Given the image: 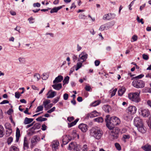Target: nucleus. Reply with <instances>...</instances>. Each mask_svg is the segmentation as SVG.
I'll return each mask as SVG.
<instances>
[{
    "instance_id": "f257e3e1",
    "label": "nucleus",
    "mask_w": 151,
    "mask_h": 151,
    "mask_svg": "<svg viewBox=\"0 0 151 151\" xmlns=\"http://www.w3.org/2000/svg\"><path fill=\"white\" fill-rule=\"evenodd\" d=\"M105 121L106 127L110 130L113 129L115 126L119 124L121 122L120 119L117 117L113 116L110 118L109 115L106 116Z\"/></svg>"
},
{
    "instance_id": "f03ea898",
    "label": "nucleus",
    "mask_w": 151,
    "mask_h": 151,
    "mask_svg": "<svg viewBox=\"0 0 151 151\" xmlns=\"http://www.w3.org/2000/svg\"><path fill=\"white\" fill-rule=\"evenodd\" d=\"M91 135L96 139H101L103 134L102 130L98 128H93L90 130Z\"/></svg>"
},
{
    "instance_id": "7ed1b4c3",
    "label": "nucleus",
    "mask_w": 151,
    "mask_h": 151,
    "mask_svg": "<svg viewBox=\"0 0 151 151\" xmlns=\"http://www.w3.org/2000/svg\"><path fill=\"white\" fill-rule=\"evenodd\" d=\"M140 92L132 93L128 94V97L131 101L135 102H139L140 101L139 97Z\"/></svg>"
},
{
    "instance_id": "20e7f679",
    "label": "nucleus",
    "mask_w": 151,
    "mask_h": 151,
    "mask_svg": "<svg viewBox=\"0 0 151 151\" xmlns=\"http://www.w3.org/2000/svg\"><path fill=\"white\" fill-rule=\"evenodd\" d=\"M132 84L133 86L137 88H142L144 87L145 83L142 80L136 79L133 80Z\"/></svg>"
},
{
    "instance_id": "39448f33",
    "label": "nucleus",
    "mask_w": 151,
    "mask_h": 151,
    "mask_svg": "<svg viewBox=\"0 0 151 151\" xmlns=\"http://www.w3.org/2000/svg\"><path fill=\"white\" fill-rule=\"evenodd\" d=\"M120 132V129L118 127H116L114 130L111 131V134L113 137V139L118 138L119 137V134Z\"/></svg>"
},
{
    "instance_id": "423d86ee",
    "label": "nucleus",
    "mask_w": 151,
    "mask_h": 151,
    "mask_svg": "<svg viewBox=\"0 0 151 151\" xmlns=\"http://www.w3.org/2000/svg\"><path fill=\"white\" fill-rule=\"evenodd\" d=\"M116 14L114 13H108L104 14L103 17V19L105 20H110L115 18Z\"/></svg>"
},
{
    "instance_id": "0eeeda50",
    "label": "nucleus",
    "mask_w": 151,
    "mask_h": 151,
    "mask_svg": "<svg viewBox=\"0 0 151 151\" xmlns=\"http://www.w3.org/2000/svg\"><path fill=\"white\" fill-rule=\"evenodd\" d=\"M88 54L85 52H82L79 56V61H81L82 62L85 61L88 58Z\"/></svg>"
},
{
    "instance_id": "6e6552de",
    "label": "nucleus",
    "mask_w": 151,
    "mask_h": 151,
    "mask_svg": "<svg viewBox=\"0 0 151 151\" xmlns=\"http://www.w3.org/2000/svg\"><path fill=\"white\" fill-rule=\"evenodd\" d=\"M139 113L140 115L145 117H148L150 114V111L147 109H141Z\"/></svg>"
},
{
    "instance_id": "1a4fd4ad",
    "label": "nucleus",
    "mask_w": 151,
    "mask_h": 151,
    "mask_svg": "<svg viewBox=\"0 0 151 151\" xmlns=\"http://www.w3.org/2000/svg\"><path fill=\"white\" fill-rule=\"evenodd\" d=\"M63 137V143L64 145L67 144L72 139V137L69 135H64Z\"/></svg>"
},
{
    "instance_id": "9d476101",
    "label": "nucleus",
    "mask_w": 151,
    "mask_h": 151,
    "mask_svg": "<svg viewBox=\"0 0 151 151\" xmlns=\"http://www.w3.org/2000/svg\"><path fill=\"white\" fill-rule=\"evenodd\" d=\"M142 120L138 117H135L134 119V124L136 127L141 126L142 124Z\"/></svg>"
},
{
    "instance_id": "9b49d317",
    "label": "nucleus",
    "mask_w": 151,
    "mask_h": 151,
    "mask_svg": "<svg viewBox=\"0 0 151 151\" xmlns=\"http://www.w3.org/2000/svg\"><path fill=\"white\" fill-rule=\"evenodd\" d=\"M59 145V143L58 140L53 141L51 143V145L53 151H56L58 148V147Z\"/></svg>"
},
{
    "instance_id": "f8f14e48",
    "label": "nucleus",
    "mask_w": 151,
    "mask_h": 151,
    "mask_svg": "<svg viewBox=\"0 0 151 151\" xmlns=\"http://www.w3.org/2000/svg\"><path fill=\"white\" fill-rule=\"evenodd\" d=\"M128 113L130 114H135L137 111V108L135 106H129L127 109Z\"/></svg>"
},
{
    "instance_id": "ddd939ff",
    "label": "nucleus",
    "mask_w": 151,
    "mask_h": 151,
    "mask_svg": "<svg viewBox=\"0 0 151 151\" xmlns=\"http://www.w3.org/2000/svg\"><path fill=\"white\" fill-rule=\"evenodd\" d=\"M79 128L83 132H86L87 130L88 126L83 124H81L78 126Z\"/></svg>"
},
{
    "instance_id": "4468645a",
    "label": "nucleus",
    "mask_w": 151,
    "mask_h": 151,
    "mask_svg": "<svg viewBox=\"0 0 151 151\" xmlns=\"http://www.w3.org/2000/svg\"><path fill=\"white\" fill-rule=\"evenodd\" d=\"M69 150L73 149V151H79V149L77 146H75L72 142L70 143L69 145Z\"/></svg>"
},
{
    "instance_id": "2eb2a0df",
    "label": "nucleus",
    "mask_w": 151,
    "mask_h": 151,
    "mask_svg": "<svg viewBox=\"0 0 151 151\" xmlns=\"http://www.w3.org/2000/svg\"><path fill=\"white\" fill-rule=\"evenodd\" d=\"M49 94V95L47 97V98H52L54 97L56 95V92L55 91H52V90H50L48 92L47 95Z\"/></svg>"
},
{
    "instance_id": "dca6fc26",
    "label": "nucleus",
    "mask_w": 151,
    "mask_h": 151,
    "mask_svg": "<svg viewBox=\"0 0 151 151\" xmlns=\"http://www.w3.org/2000/svg\"><path fill=\"white\" fill-rule=\"evenodd\" d=\"M29 147L28 140L27 137H25L24 139L23 150H27Z\"/></svg>"
},
{
    "instance_id": "f3484780",
    "label": "nucleus",
    "mask_w": 151,
    "mask_h": 151,
    "mask_svg": "<svg viewBox=\"0 0 151 151\" xmlns=\"http://www.w3.org/2000/svg\"><path fill=\"white\" fill-rule=\"evenodd\" d=\"M63 79V77L61 75H59L56 77L53 81V83H56L61 82Z\"/></svg>"
},
{
    "instance_id": "a211bd4d",
    "label": "nucleus",
    "mask_w": 151,
    "mask_h": 151,
    "mask_svg": "<svg viewBox=\"0 0 151 151\" xmlns=\"http://www.w3.org/2000/svg\"><path fill=\"white\" fill-rule=\"evenodd\" d=\"M102 109L105 112L107 113H109V112L111 110V107L108 105L103 106L102 107Z\"/></svg>"
},
{
    "instance_id": "6ab92c4d",
    "label": "nucleus",
    "mask_w": 151,
    "mask_h": 151,
    "mask_svg": "<svg viewBox=\"0 0 151 151\" xmlns=\"http://www.w3.org/2000/svg\"><path fill=\"white\" fill-rule=\"evenodd\" d=\"M63 6H60L57 7H55L51 9L50 12L51 13H57L59 10L62 8Z\"/></svg>"
},
{
    "instance_id": "aec40b11",
    "label": "nucleus",
    "mask_w": 151,
    "mask_h": 151,
    "mask_svg": "<svg viewBox=\"0 0 151 151\" xmlns=\"http://www.w3.org/2000/svg\"><path fill=\"white\" fill-rule=\"evenodd\" d=\"M55 84L52 85V87L58 91L62 88V85L61 83Z\"/></svg>"
},
{
    "instance_id": "412c9836",
    "label": "nucleus",
    "mask_w": 151,
    "mask_h": 151,
    "mask_svg": "<svg viewBox=\"0 0 151 151\" xmlns=\"http://www.w3.org/2000/svg\"><path fill=\"white\" fill-rule=\"evenodd\" d=\"M142 149L145 151H151V145L147 144L142 147Z\"/></svg>"
},
{
    "instance_id": "4be33fe9",
    "label": "nucleus",
    "mask_w": 151,
    "mask_h": 151,
    "mask_svg": "<svg viewBox=\"0 0 151 151\" xmlns=\"http://www.w3.org/2000/svg\"><path fill=\"white\" fill-rule=\"evenodd\" d=\"M33 120L32 118H29L27 117H25L24 122V124H30Z\"/></svg>"
},
{
    "instance_id": "5701e85b",
    "label": "nucleus",
    "mask_w": 151,
    "mask_h": 151,
    "mask_svg": "<svg viewBox=\"0 0 151 151\" xmlns=\"http://www.w3.org/2000/svg\"><path fill=\"white\" fill-rule=\"evenodd\" d=\"M137 128V129L138 131L142 133H145L146 132V130L145 129L143 124H142L141 126H139L136 127Z\"/></svg>"
},
{
    "instance_id": "b1692460",
    "label": "nucleus",
    "mask_w": 151,
    "mask_h": 151,
    "mask_svg": "<svg viewBox=\"0 0 151 151\" xmlns=\"http://www.w3.org/2000/svg\"><path fill=\"white\" fill-rule=\"evenodd\" d=\"M16 141L17 142L19 141V138L20 136V131L19 129L18 128H17L16 129Z\"/></svg>"
},
{
    "instance_id": "393cba45",
    "label": "nucleus",
    "mask_w": 151,
    "mask_h": 151,
    "mask_svg": "<svg viewBox=\"0 0 151 151\" xmlns=\"http://www.w3.org/2000/svg\"><path fill=\"white\" fill-rule=\"evenodd\" d=\"M126 91L125 88L124 87L119 90L118 91V94L119 96H122L124 93Z\"/></svg>"
},
{
    "instance_id": "a878e982",
    "label": "nucleus",
    "mask_w": 151,
    "mask_h": 151,
    "mask_svg": "<svg viewBox=\"0 0 151 151\" xmlns=\"http://www.w3.org/2000/svg\"><path fill=\"white\" fill-rule=\"evenodd\" d=\"M40 126L41 125L40 124L36 123L34 125L33 127L30 128V129H33L34 130H35L36 129H38L40 128Z\"/></svg>"
},
{
    "instance_id": "bb28decb",
    "label": "nucleus",
    "mask_w": 151,
    "mask_h": 151,
    "mask_svg": "<svg viewBox=\"0 0 151 151\" xmlns=\"http://www.w3.org/2000/svg\"><path fill=\"white\" fill-rule=\"evenodd\" d=\"M4 129L3 127L0 125V137H3L4 134Z\"/></svg>"
},
{
    "instance_id": "cd10ccee",
    "label": "nucleus",
    "mask_w": 151,
    "mask_h": 151,
    "mask_svg": "<svg viewBox=\"0 0 151 151\" xmlns=\"http://www.w3.org/2000/svg\"><path fill=\"white\" fill-rule=\"evenodd\" d=\"M72 136L71 137L73 139H74V138L76 137H77L78 139H79V135L78 134L75 130H73L72 133Z\"/></svg>"
},
{
    "instance_id": "c85d7f7f",
    "label": "nucleus",
    "mask_w": 151,
    "mask_h": 151,
    "mask_svg": "<svg viewBox=\"0 0 151 151\" xmlns=\"http://www.w3.org/2000/svg\"><path fill=\"white\" fill-rule=\"evenodd\" d=\"M98 115V113L96 111H94L91 113L89 116L90 117L92 118L97 116Z\"/></svg>"
},
{
    "instance_id": "c756f323",
    "label": "nucleus",
    "mask_w": 151,
    "mask_h": 151,
    "mask_svg": "<svg viewBox=\"0 0 151 151\" xmlns=\"http://www.w3.org/2000/svg\"><path fill=\"white\" fill-rule=\"evenodd\" d=\"M69 77L68 76H67L65 77L63 81V85L68 84L69 82Z\"/></svg>"
},
{
    "instance_id": "7c9ffc66",
    "label": "nucleus",
    "mask_w": 151,
    "mask_h": 151,
    "mask_svg": "<svg viewBox=\"0 0 151 151\" xmlns=\"http://www.w3.org/2000/svg\"><path fill=\"white\" fill-rule=\"evenodd\" d=\"M94 121L99 123H102L103 121V119L102 117H100L94 119Z\"/></svg>"
},
{
    "instance_id": "2f4dec72",
    "label": "nucleus",
    "mask_w": 151,
    "mask_h": 151,
    "mask_svg": "<svg viewBox=\"0 0 151 151\" xmlns=\"http://www.w3.org/2000/svg\"><path fill=\"white\" fill-rule=\"evenodd\" d=\"M36 120L37 121L41 122L46 121L47 120V119L46 118H42L41 116H40L37 118Z\"/></svg>"
},
{
    "instance_id": "473e14b6",
    "label": "nucleus",
    "mask_w": 151,
    "mask_h": 151,
    "mask_svg": "<svg viewBox=\"0 0 151 151\" xmlns=\"http://www.w3.org/2000/svg\"><path fill=\"white\" fill-rule=\"evenodd\" d=\"M10 151H19V149L16 146H12L10 148Z\"/></svg>"
},
{
    "instance_id": "72a5a7b5",
    "label": "nucleus",
    "mask_w": 151,
    "mask_h": 151,
    "mask_svg": "<svg viewBox=\"0 0 151 151\" xmlns=\"http://www.w3.org/2000/svg\"><path fill=\"white\" fill-rule=\"evenodd\" d=\"M82 151H88V147L86 144H84L83 145L82 148Z\"/></svg>"
},
{
    "instance_id": "f704fd0d",
    "label": "nucleus",
    "mask_w": 151,
    "mask_h": 151,
    "mask_svg": "<svg viewBox=\"0 0 151 151\" xmlns=\"http://www.w3.org/2000/svg\"><path fill=\"white\" fill-rule=\"evenodd\" d=\"M43 109L42 105H40L38 106L36 109V112H38L43 110Z\"/></svg>"
},
{
    "instance_id": "c9c22d12",
    "label": "nucleus",
    "mask_w": 151,
    "mask_h": 151,
    "mask_svg": "<svg viewBox=\"0 0 151 151\" xmlns=\"http://www.w3.org/2000/svg\"><path fill=\"white\" fill-rule=\"evenodd\" d=\"M12 129H7L6 130V136H10L12 132Z\"/></svg>"
},
{
    "instance_id": "e433bc0d",
    "label": "nucleus",
    "mask_w": 151,
    "mask_h": 151,
    "mask_svg": "<svg viewBox=\"0 0 151 151\" xmlns=\"http://www.w3.org/2000/svg\"><path fill=\"white\" fill-rule=\"evenodd\" d=\"M101 101L100 100H98L96 101H95L92 104V105L93 106H96L99 104L100 103Z\"/></svg>"
},
{
    "instance_id": "4c0bfd02",
    "label": "nucleus",
    "mask_w": 151,
    "mask_h": 151,
    "mask_svg": "<svg viewBox=\"0 0 151 151\" xmlns=\"http://www.w3.org/2000/svg\"><path fill=\"white\" fill-rule=\"evenodd\" d=\"M80 62L79 63H77V67L76 68V70H78L82 66V63L83 62H82L81 61H80Z\"/></svg>"
},
{
    "instance_id": "58836bf2",
    "label": "nucleus",
    "mask_w": 151,
    "mask_h": 151,
    "mask_svg": "<svg viewBox=\"0 0 151 151\" xmlns=\"http://www.w3.org/2000/svg\"><path fill=\"white\" fill-rule=\"evenodd\" d=\"M106 29H107L112 27L113 24H112L111 22L105 24Z\"/></svg>"
},
{
    "instance_id": "ea45409f",
    "label": "nucleus",
    "mask_w": 151,
    "mask_h": 151,
    "mask_svg": "<svg viewBox=\"0 0 151 151\" xmlns=\"http://www.w3.org/2000/svg\"><path fill=\"white\" fill-rule=\"evenodd\" d=\"M4 126L5 128L7 129H11V124L10 123H6L5 125Z\"/></svg>"
},
{
    "instance_id": "a19ab883",
    "label": "nucleus",
    "mask_w": 151,
    "mask_h": 151,
    "mask_svg": "<svg viewBox=\"0 0 151 151\" xmlns=\"http://www.w3.org/2000/svg\"><path fill=\"white\" fill-rule=\"evenodd\" d=\"M60 98V96L57 97L52 100V102L54 104L57 103L59 101Z\"/></svg>"
},
{
    "instance_id": "79ce46f5",
    "label": "nucleus",
    "mask_w": 151,
    "mask_h": 151,
    "mask_svg": "<svg viewBox=\"0 0 151 151\" xmlns=\"http://www.w3.org/2000/svg\"><path fill=\"white\" fill-rule=\"evenodd\" d=\"M34 77L35 78H37V81H38L40 79V75L37 73H35L34 76Z\"/></svg>"
},
{
    "instance_id": "37998d69",
    "label": "nucleus",
    "mask_w": 151,
    "mask_h": 151,
    "mask_svg": "<svg viewBox=\"0 0 151 151\" xmlns=\"http://www.w3.org/2000/svg\"><path fill=\"white\" fill-rule=\"evenodd\" d=\"M115 145L116 149L119 150H121V147L120 145L117 143H116L115 144Z\"/></svg>"
},
{
    "instance_id": "c03bdc74",
    "label": "nucleus",
    "mask_w": 151,
    "mask_h": 151,
    "mask_svg": "<svg viewBox=\"0 0 151 151\" xmlns=\"http://www.w3.org/2000/svg\"><path fill=\"white\" fill-rule=\"evenodd\" d=\"M50 102V100H48L45 101H44L43 102V104L44 106V107H45L46 105L49 104Z\"/></svg>"
},
{
    "instance_id": "a18cd8bd",
    "label": "nucleus",
    "mask_w": 151,
    "mask_h": 151,
    "mask_svg": "<svg viewBox=\"0 0 151 151\" xmlns=\"http://www.w3.org/2000/svg\"><path fill=\"white\" fill-rule=\"evenodd\" d=\"M117 91V89L116 88L112 91V92H111V97H113L115 95Z\"/></svg>"
},
{
    "instance_id": "49530a36",
    "label": "nucleus",
    "mask_w": 151,
    "mask_h": 151,
    "mask_svg": "<svg viewBox=\"0 0 151 151\" xmlns=\"http://www.w3.org/2000/svg\"><path fill=\"white\" fill-rule=\"evenodd\" d=\"M144 76V75L143 74H140L138 76H137L134 77H133L134 79H141Z\"/></svg>"
},
{
    "instance_id": "de8ad7c7",
    "label": "nucleus",
    "mask_w": 151,
    "mask_h": 151,
    "mask_svg": "<svg viewBox=\"0 0 151 151\" xmlns=\"http://www.w3.org/2000/svg\"><path fill=\"white\" fill-rule=\"evenodd\" d=\"M13 140V138L11 137L9 138L7 140V143L8 145L10 144Z\"/></svg>"
},
{
    "instance_id": "09e8293b",
    "label": "nucleus",
    "mask_w": 151,
    "mask_h": 151,
    "mask_svg": "<svg viewBox=\"0 0 151 151\" xmlns=\"http://www.w3.org/2000/svg\"><path fill=\"white\" fill-rule=\"evenodd\" d=\"M131 116V115L129 114H126L124 116V118L125 119L128 120L130 119Z\"/></svg>"
},
{
    "instance_id": "8fccbe9b",
    "label": "nucleus",
    "mask_w": 151,
    "mask_h": 151,
    "mask_svg": "<svg viewBox=\"0 0 151 151\" xmlns=\"http://www.w3.org/2000/svg\"><path fill=\"white\" fill-rule=\"evenodd\" d=\"M106 29L105 24L101 25L99 29V30L100 31H103L105 29Z\"/></svg>"
},
{
    "instance_id": "3c124183",
    "label": "nucleus",
    "mask_w": 151,
    "mask_h": 151,
    "mask_svg": "<svg viewBox=\"0 0 151 151\" xmlns=\"http://www.w3.org/2000/svg\"><path fill=\"white\" fill-rule=\"evenodd\" d=\"M15 97L17 99H19L20 97V96H21V94L19 93L18 92H16L15 93Z\"/></svg>"
},
{
    "instance_id": "603ef678",
    "label": "nucleus",
    "mask_w": 151,
    "mask_h": 151,
    "mask_svg": "<svg viewBox=\"0 0 151 151\" xmlns=\"http://www.w3.org/2000/svg\"><path fill=\"white\" fill-rule=\"evenodd\" d=\"M68 94L67 93H65L63 95V99L64 100H66L68 99Z\"/></svg>"
},
{
    "instance_id": "864d4df0",
    "label": "nucleus",
    "mask_w": 151,
    "mask_h": 151,
    "mask_svg": "<svg viewBox=\"0 0 151 151\" xmlns=\"http://www.w3.org/2000/svg\"><path fill=\"white\" fill-rule=\"evenodd\" d=\"M18 59L19 62L21 63H24L25 62V59L23 58H19Z\"/></svg>"
},
{
    "instance_id": "5fc2aeb1",
    "label": "nucleus",
    "mask_w": 151,
    "mask_h": 151,
    "mask_svg": "<svg viewBox=\"0 0 151 151\" xmlns=\"http://www.w3.org/2000/svg\"><path fill=\"white\" fill-rule=\"evenodd\" d=\"M55 107H53L52 108L49 110L47 111V112L48 113L50 114L52 112L54 111L55 110Z\"/></svg>"
},
{
    "instance_id": "6e6d98bb",
    "label": "nucleus",
    "mask_w": 151,
    "mask_h": 151,
    "mask_svg": "<svg viewBox=\"0 0 151 151\" xmlns=\"http://www.w3.org/2000/svg\"><path fill=\"white\" fill-rule=\"evenodd\" d=\"M34 19L31 17L28 18V20L29 21L30 23L32 24L34 23V22H32V20H34Z\"/></svg>"
},
{
    "instance_id": "4d7b16f0",
    "label": "nucleus",
    "mask_w": 151,
    "mask_h": 151,
    "mask_svg": "<svg viewBox=\"0 0 151 151\" xmlns=\"http://www.w3.org/2000/svg\"><path fill=\"white\" fill-rule=\"evenodd\" d=\"M40 4L38 2L34 3L33 4V6L34 7H39L40 6Z\"/></svg>"
},
{
    "instance_id": "13d9d810",
    "label": "nucleus",
    "mask_w": 151,
    "mask_h": 151,
    "mask_svg": "<svg viewBox=\"0 0 151 151\" xmlns=\"http://www.w3.org/2000/svg\"><path fill=\"white\" fill-rule=\"evenodd\" d=\"M142 58L145 60H147L149 58V57L148 55L145 54H143Z\"/></svg>"
},
{
    "instance_id": "bf43d9fd",
    "label": "nucleus",
    "mask_w": 151,
    "mask_h": 151,
    "mask_svg": "<svg viewBox=\"0 0 151 151\" xmlns=\"http://www.w3.org/2000/svg\"><path fill=\"white\" fill-rule=\"evenodd\" d=\"M136 0H133L129 5V9L130 10H131L132 9L131 8V6L133 5L134 4V2Z\"/></svg>"
},
{
    "instance_id": "052dcab7",
    "label": "nucleus",
    "mask_w": 151,
    "mask_h": 151,
    "mask_svg": "<svg viewBox=\"0 0 151 151\" xmlns=\"http://www.w3.org/2000/svg\"><path fill=\"white\" fill-rule=\"evenodd\" d=\"M45 74H46L44 73L42 75V78L43 80H46L48 78V76L46 75V76Z\"/></svg>"
},
{
    "instance_id": "680f3d73",
    "label": "nucleus",
    "mask_w": 151,
    "mask_h": 151,
    "mask_svg": "<svg viewBox=\"0 0 151 151\" xmlns=\"http://www.w3.org/2000/svg\"><path fill=\"white\" fill-rule=\"evenodd\" d=\"M100 63V61L98 60H96L95 61V62H94L95 65L96 66H99V65Z\"/></svg>"
},
{
    "instance_id": "e2e57ef3",
    "label": "nucleus",
    "mask_w": 151,
    "mask_h": 151,
    "mask_svg": "<svg viewBox=\"0 0 151 151\" xmlns=\"http://www.w3.org/2000/svg\"><path fill=\"white\" fill-rule=\"evenodd\" d=\"M132 38L133 40V41H136L137 39V36L134 35L132 37Z\"/></svg>"
},
{
    "instance_id": "0e129e2a",
    "label": "nucleus",
    "mask_w": 151,
    "mask_h": 151,
    "mask_svg": "<svg viewBox=\"0 0 151 151\" xmlns=\"http://www.w3.org/2000/svg\"><path fill=\"white\" fill-rule=\"evenodd\" d=\"M9 103V101H8L7 100H4L2 102H1L0 103V104H8Z\"/></svg>"
},
{
    "instance_id": "69168bd1",
    "label": "nucleus",
    "mask_w": 151,
    "mask_h": 151,
    "mask_svg": "<svg viewBox=\"0 0 151 151\" xmlns=\"http://www.w3.org/2000/svg\"><path fill=\"white\" fill-rule=\"evenodd\" d=\"M74 119V118L73 116H71L70 117H68L67 118V120L70 122L71 121L73 120Z\"/></svg>"
},
{
    "instance_id": "338daca9",
    "label": "nucleus",
    "mask_w": 151,
    "mask_h": 151,
    "mask_svg": "<svg viewBox=\"0 0 151 151\" xmlns=\"http://www.w3.org/2000/svg\"><path fill=\"white\" fill-rule=\"evenodd\" d=\"M47 126L45 124H43L42 126L41 129L43 131H45L46 130Z\"/></svg>"
},
{
    "instance_id": "774afa93",
    "label": "nucleus",
    "mask_w": 151,
    "mask_h": 151,
    "mask_svg": "<svg viewBox=\"0 0 151 151\" xmlns=\"http://www.w3.org/2000/svg\"><path fill=\"white\" fill-rule=\"evenodd\" d=\"M31 142L32 144L36 143L37 142L36 139L34 137H33L32 139L31 140Z\"/></svg>"
}]
</instances>
